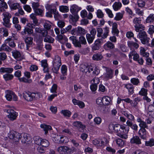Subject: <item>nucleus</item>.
I'll use <instances>...</instances> for the list:
<instances>
[{
  "label": "nucleus",
  "mask_w": 154,
  "mask_h": 154,
  "mask_svg": "<svg viewBox=\"0 0 154 154\" xmlns=\"http://www.w3.org/2000/svg\"><path fill=\"white\" fill-rule=\"evenodd\" d=\"M40 127L43 128L45 131V134H47L48 133V131L52 129L51 127L49 125H47L44 124L40 125Z\"/></svg>",
  "instance_id": "nucleus-35"
},
{
  "label": "nucleus",
  "mask_w": 154,
  "mask_h": 154,
  "mask_svg": "<svg viewBox=\"0 0 154 154\" xmlns=\"http://www.w3.org/2000/svg\"><path fill=\"white\" fill-rule=\"evenodd\" d=\"M13 70V69L10 67H2L0 68V72L2 73H11Z\"/></svg>",
  "instance_id": "nucleus-26"
},
{
  "label": "nucleus",
  "mask_w": 154,
  "mask_h": 154,
  "mask_svg": "<svg viewBox=\"0 0 154 154\" xmlns=\"http://www.w3.org/2000/svg\"><path fill=\"white\" fill-rule=\"evenodd\" d=\"M7 107H8V108L6 109L5 111L8 114V115L7 116L8 119L12 121L16 120L18 116V113L14 111L9 106H8Z\"/></svg>",
  "instance_id": "nucleus-5"
},
{
  "label": "nucleus",
  "mask_w": 154,
  "mask_h": 154,
  "mask_svg": "<svg viewBox=\"0 0 154 154\" xmlns=\"http://www.w3.org/2000/svg\"><path fill=\"white\" fill-rule=\"evenodd\" d=\"M8 136L13 142L18 141L20 138L21 134L12 131L8 134Z\"/></svg>",
  "instance_id": "nucleus-8"
},
{
  "label": "nucleus",
  "mask_w": 154,
  "mask_h": 154,
  "mask_svg": "<svg viewBox=\"0 0 154 154\" xmlns=\"http://www.w3.org/2000/svg\"><path fill=\"white\" fill-rule=\"evenodd\" d=\"M141 20L140 17H135L133 20V23L134 24V26L135 28V30H137V26L139 24L141 23Z\"/></svg>",
  "instance_id": "nucleus-33"
},
{
  "label": "nucleus",
  "mask_w": 154,
  "mask_h": 154,
  "mask_svg": "<svg viewBox=\"0 0 154 154\" xmlns=\"http://www.w3.org/2000/svg\"><path fill=\"white\" fill-rule=\"evenodd\" d=\"M92 73L96 75H98L100 72V70L98 68L95 66H92L91 65H88L85 64H81L80 66V71L87 75H89L91 72L93 71Z\"/></svg>",
  "instance_id": "nucleus-2"
},
{
  "label": "nucleus",
  "mask_w": 154,
  "mask_h": 154,
  "mask_svg": "<svg viewBox=\"0 0 154 154\" xmlns=\"http://www.w3.org/2000/svg\"><path fill=\"white\" fill-rule=\"evenodd\" d=\"M103 102H105L106 105H108L109 104L111 101V99L110 97L108 96L103 97L102 98Z\"/></svg>",
  "instance_id": "nucleus-58"
},
{
  "label": "nucleus",
  "mask_w": 154,
  "mask_h": 154,
  "mask_svg": "<svg viewBox=\"0 0 154 154\" xmlns=\"http://www.w3.org/2000/svg\"><path fill=\"white\" fill-rule=\"evenodd\" d=\"M12 53L13 56L17 60L22 61L24 59V57L21 55L20 52L17 50L13 51Z\"/></svg>",
  "instance_id": "nucleus-13"
},
{
  "label": "nucleus",
  "mask_w": 154,
  "mask_h": 154,
  "mask_svg": "<svg viewBox=\"0 0 154 154\" xmlns=\"http://www.w3.org/2000/svg\"><path fill=\"white\" fill-rule=\"evenodd\" d=\"M86 37L89 44H91L93 42L95 38L94 36L90 35L89 33H87L86 34Z\"/></svg>",
  "instance_id": "nucleus-44"
},
{
  "label": "nucleus",
  "mask_w": 154,
  "mask_h": 154,
  "mask_svg": "<svg viewBox=\"0 0 154 154\" xmlns=\"http://www.w3.org/2000/svg\"><path fill=\"white\" fill-rule=\"evenodd\" d=\"M126 124L127 126L130 127L132 129L135 131H137L138 130V126L136 124H133L132 122L129 120H128Z\"/></svg>",
  "instance_id": "nucleus-25"
},
{
  "label": "nucleus",
  "mask_w": 154,
  "mask_h": 154,
  "mask_svg": "<svg viewBox=\"0 0 154 154\" xmlns=\"http://www.w3.org/2000/svg\"><path fill=\"white\" fill-rule=\"evenodd\" d=\"M53 63L52 71L54 72L57 74L62 64L60 57L58 55L55 56L53 61Z\"/></svg>",
  "instance_id": "nucleus-4"
},
{
  "label": "nucleus",
  "mask_w": 154,
  "mask_h": 154,
  "mask_svg": "<svg viewBox=\"0 0 154 154\" xmlns=\"http://www.w3.org/2000/svg\"><path fill=\"white\" fill-rule=\"evenodd\" d=\"M2 15L3 25L7 28H10L11 25L10 23V19L11 17V14L8 12L5 11L2 14Z\"/></svg>",
  "instance_id": "nucleus-6"
},
{
  "label": "nucleus",
  "mask_w": 154,
  "mask_h": 154,
  "mask_svg": "<svg viewBox=\"0 0 154 154\" xmlns=\"http://www.w3.org/2000/svg\"><path fill=\"white\" fill-rule=\"evenodd\" d=\"M103 68L106 69V72L103 75V78L105 80H108L112 78L113 76V70L110 68L104 66Z\"/></svg>",
  "instance_id": "nucleus-10"
},
{
  "label": "nucleus",
  "mask_w": 154,
  "mask_h": 154,
  "mask_svg": "<svg viewBox=\"0 0 154 154\" xmlns=\"http://www.w3.org/2000/svg\"><path fill=\"white\" fill-rule=\"evenodd\" d=\"M103 58L101 53H96L94 54L92 56V58L94 60H100Z\"/></svg>",
  "instance_id": "nucleus-36"
},
{
  "label": "nucleus",
  "mask_w": 154,
  "mask_h": 154,
  "mask_svg": "<svg viewBox=\"0 0 154 154\" xmlns=\"http://www.w3.org/2000/svg\"><path fill=\"white\" fill-rule=\"evenodd\" d=\"M0 34H2L4 36H7L8 35V30L5 28H0Z\"/></svg>",
  "instance_id": "nucleus-50"
},
{
  "label": "nucleus",
  "mask_w": 154,
  "mask_h": 154,
  "mask_svg": "<svg viewBox=\"0 0 154 154\" xmlns=\"http://www.w3.org/2000/svg\"><path fill=\"white\" fill-rule=\"evenodd\" d=\"M122 6V3L120 2H115L112 5V7L115 11H117L120 9Z\"/></svg>",
  "instance_id": "nucleus-40"
},
{
  "label": "nucleus",
  "mask_w": 154,
  "mask_h": 154,
  "mask_svg": "<svg viewBox=\"0 0 154 154\" xmlns=\"http://www.w3.org/2000/svg\"><path fill=\"white\" fill-rule=\"evenodd\" d=\"M97 17L99 18H102L104 17V14L102 11L100 9H98L96 13Z\"/></svg>",
  "instance_id": "nucleus-63"
},
{
  "label": "nucleus",
  "mask_w": 154,
  "mask_h": 154,
  "mask_svg": "<svg viewBox=\"0 0 154 154\" xmlns=\"http://www.w3.org/2000/svg\"><path fill=\"white\" fill-rule=\"evenodd\" d=\"M19 81L20 82H23L25 83H30L32 82V80L31 79H28L27 78H26L24 77L22 78H19Z\"/></svg>",
  "instance_id": "nucleus-57"
},
{
  "label": "nucleus",
  "mask_w": 154,
  "mask_h": 154,
  "mask_svg": "<svg viewBox=\"0 0 154 154\" xmlns=\"http://www.w3.org/2000/svg\"><path fill=\"white\" fill-rule=\"evenodd\" d=\"M68 147L67 146H61L57 148V151L60 154H66Z\"/></svg>",
  "instance_id": "nucleus-29"
},
{
  "label": "nucleus",
  "mask_w": 154,
  "mask_h": 154,
  "mask_svg": "<svg viewBox=\"0 0 154 154\" xmlns=\"http://www.w3.org/2000/svg\"><path fill=\"white\" fill-rule=\"evenodd\" d=\"M23 39L26 44V49L28 50L29 47H30L32 44L33 38L31 37H26Z\"/></svg>",
  "instance_id": "nucleus-19"
},
{
  "label": "nucleus",
  "mask_w": 154,
  "mask_h": 154,
  "mask_svg": "<svg viewBox=\"0 0 154 154\" xmlns=\"http://www.w3.org/2000/svg\"><path fill=\"white\" fill-rule=\"evenodd\" d=\"M108 129L110 132L114 131L116 135L122 139H126L129 131V128H126V127L122 125L115 124L110 123L108 125Z\"/></svg>",
  "instance_id": "nucleus-1"
},
{
  "label": "nucleus",
  "mask_w": 154,
  "mask_h": 154,
  "mask_svg": "<svg viewBox=\"0 0 154 154\" xmlns=\"http://www.w3.org/2000/svg\"><path fill=\"white\" fill-rule=\"evenodd\" d=\"M69 17L73 21L76 22L78 20L79 17L78 14H70L69 16Z\"/></svg>",
  "instance_id": "nucleus-55"
},
{
  "label": "nucleus",
  "mask_w": 154,
  "mask_h": 154,
  "mask_svg": "<svg viewBox=\"0 0 154 154\" xmlns=\"http://www.w3.org/2000/svg\"><path fill=\"white\" fill-rule=\"evenodd\" d=\"M129 58L131 59L132 56H133V59L134 60L136 61L139 58V55L136 51L134 50H133L131 51L128 55Z\"/></svg>",
  "instance_id": "nucleus-21"
},
{
  "label": "nucleus",
  "mask_w": 154,
  "mask_h": 154,
  "mask_svg": "<svg viewBox=\"0 0 154 154\" xmlns=\"http://www.w3.org/2000/svg\"><path fill=\"white\" fill-rule=\"evenodd\" d=\"M68 68L67 66L65 65H62L60 68L61 72L62 74L60 76V79L62 80H65L66 79L67 75Z\"/></svg>",
  "instance_id": "nucleus-12"
},
{
  "label": "nucleus",
  "mask_w": 154,
  "mask_h": 154,
  "mask_svg": "<svg viewBox=\"0 0 154 154\" xmlns=\"http://www.w3.org/2000/svg\"><path fill=\"white\" fill-rule=\"evenodd\" d=\"M123 115L126 116L130 121H134L135 120V118L134 116L131 114H128L127 112H124Z\"/></svg>",
  "instance_id": "nucleus-41"
},
{
  "label": "nucleus",
  "mask_w": 154,
  "mask_h": 154,
  "mask_svg": "<svg viewBox=\"0 0 154 154\" xmlns=\"http://www.w3.org/2000/svg\"><path fill=\"white\" fill-rule=\"evenodd\" d=\"M130 143L131 144H134L139 145L141 144V139L138 136H133L131 139Z\"/></svg>",
  "instance_id": "nucleus-18"
},
{
  "label": "nucleus",
  "mask_w": 154,
  "mask_h": 154,
  "mask_svg": "<svg viewBox=\"0 0 154 154\" xmlns=\"http://www.w3.org/2000/svg\"><path fill=\"white\" fill-rule=\"evenodd\" d=\"M137 36L140 39L141 42L143 44H148L149 43L150 38L147 37V35L145 31H140Z\"/></svg>",
  "instance_id": "nucleus-7"
},
{
  "label": "nucleus",
  "mask_w": 154,
  "mask_h": 154,
  "mask_svg": "<svg viewBox=\"0 0 154 154\" xmlns=\"http://www.w3.org/2000/svg\"><path fill=\"white\" fill-rule=\"evenodd\" d=\"M112 33L114 35H117L119 32V31L117 29V24L114 23L112 24Z\"/></svg>",
  "instance_id": "nucleus-34"
},
{
  "label": "nucleus",
  "mask_w": 154,
  "mask_h": 154,
  "mask_svg": "<svg viewBox=\"0 0 154 154\" xmlns=\"http://www.w3.org/2000/svg\"><path fill=\"white\" fill-rule=\"evenodd\" d=\"M145 145L146 146H154V139H150L149 141L145 142Z\"/></svg>",
  "instance_id": "nucleus-61"
},
{
  "label": "nucleus",
  "mask_w": 154,
  "mask_h": 154,
  "mask_svg": "<svg viewBox=\"0 0 154 154\" xmlns=\"http://www.w3.org/2000/svg\"><path fill=\"white\" fill-rule=\"evenodd\" d=\"M93 144L97 146H102L107 143V140L105 138L102 139H95L93 141Z\"/></svg>",
  "instance_id": "nucleus-11"
},
{
  "label": "nucleus",
  "mask_w": 154,
  "mask_h": 154,
  "mask_svg": "<svg viewBox=\"0 0 154 154\" xmlns=\"http://www.w3.org/2000/svg\"><path fill=\"white\" fill-rule=\"evenodd\" d=\"M22 143H25L29 142L31 140V137L30 135L26 133H24L22 136L21 135L20 138Z\"/></svg>",
  "instance_id": "nucleus-16"
},
{
  "label": "nucleus",
  "mask_w": 154,
  "mask_h": 154,
  "mask_svg": "<svg viewBox=\"0 0 154 154\" xmlns=\"http://www.w3.org/2000/svg\"><path fill=\"white\" fill-rule=\"evenodd\" d=\"M54 7V5H47L46 7V9L50 10V11L46 12V16L47 17H52V13L53 12L51 11V9H53Z\"/></svg>",
  "instance_id": "nucleus-30"
},
{
  "label": "nucleus",
  "mask_w": 154,
  "mask_h": 154,
  "mask_svg": "<svg viewBox=\"0 0 154 154\" xmlns=\"http://www.w3.org/2000/svg\"><path fill=\"white\" fill-rule=\"evenodd\" d=\"M72 28V26L71 25L68 26L65 28L61 29L60 30L61 33L62 34H64L67 32H69Z\"/></svg>",
  "instance_id": "nucleus-48"
},
{
  "label": "nucleus",
  "mask_w": 154,
  "mask_h": 154,
  "mask_svg": "<svg viewBox=\"0 0 154 154\" xmlns=\"http://www.w3.org/2000/svg\"><path fill=\"white\" fill-rule=\"evenodd\" d=\"M72 101L74 105H78L81 108H83L85 106L84 103L82 101L77 100L75 99H73Z\"/></svg>",
  "instance_id": "nucleus-31"
},
{
  "label": "nucleus",
  "mask_w": 154,
  "mask_h": 154,
  "mask_svg": "<svg viewBox=\"0 0 154 154\" xmlns=\"http://www.w3.org/2000/svg\"><path fill=\"white\" fill-rule=\"evenodd\" d=\"M124 13L125 12L124 11L117 13L114 18V20L116 21L121 20L123 18Z\"/></svg>",
  "instance_id": "nucleus-37"
},
{
  "label": "nucleus",
  "mask_w": 154,
  "mask_h": 154,
  "mask_svg": "<svg viewBox=\"0 0 154 154\" xmlns=\"http://www.w3.org/2000/svg\"><path fill=\"white\" fill-rule=\"evenodd\" d=\"M59 10L62 13H67L69 11V8L66 6L61 5L59 6Z\"/></svg>",
  "instance_id": "nucleus-42"
},
{
  "label": "nucleus",
  "mask_w": 154,
  "mask_h": 154,
  "mask_svg": "<svg viewBox=\"0 0 154 154\" xmlns=\"http://www.w3.org/2000/svg\"><path fill=\"white\" fill-rule=\"evenodd\" d=\"M154 20V14H150L147 18L146 22L147 23H151Z\"/></svg>",
  "instance_id": "nucleus-52"
},
{
  "label": "nucleus",
  "mask_w": 154,
  "mask_h": 154,
  "mask_svg": "<svg viewBox=\"0 0 154 154\" xmlns=\"http://www.w3.org/2000/svg\"><path fill=\"white\" fill-rule=\"evenodd\" d=\"M139 94L140 95L144 97L147 94V90L144 88H142L139 92Z\"/></svg>",
  "instance_id": "nucleus-59"
},
{
  "label": "nucleus",
  "mask_w": 154,
  "mask_h": 154,
  "mask_svg": "<svg viewBox=\"0 0 154 154\" xmlns=\"http://www.w3.org/2000/svg\"><path fill=\"white\" fill-rule=\"evenodd\" d=\"M54 40V38L48 35L46 36L44 39V42L50 43H53Z\"/></svg>",
  "instance_id": "nucleus-54"
},
{
  "label": "nucleus",
  "mask_w": 154,
  "mask_h": 154,
  "mask_svg": "<svg viewBox=\"0 0 154 154\" xmlns=\"http://www.w3.org/2000/svg\"><path fill=\"white\" fill-rule=\"evenodd\" d=\"M114 47V45L109 41L106 42L103 45V48L106 50H109Z\"/></svg>",
  "instance_id": "nucleus-24"
},
{
  "label": "nucleus",
  "mask_w": 154,
  "mask_h": 154,
  "mask_svg": "<svg viewBox=\"0 0 154 154\" xmlns=\"http://www.w3.org/2000/svg\"><path fill=\"white\" fill-rule=\"evenodd\" d=\"M3 78L7 82L12 80L14 78V75L10 73H5L3 75Z\"/></svg>",
  "instance_id": "nucleus-38"
},
{
  "label": "nucleus",
  "mask_w": 154,
  "mask_h": 154,
  "mask_svg": "<svg viewBox=\"0 0 154 154\" xmlns=\"http://www.w3.org/2000/svg\"><path fill=\"white\" fill-rule=\"evenodd\" d=\"M137 122L139 123V125L140 128L148 129V126L146 122L142 120V119L140 117H138L137 119Z\"/></svg>",
  "instance_id": "nucleus-17"
},
{
  "label": "nucleus",
  "mask_w": 154,
  "mask_h": 154,
  "mask_svg": "<svg viewBox=\"0 0 154 154\" xmlns=\"http://www.w3.org/2000/svg\"><path fill=\"white\" fill-rule=\"evenodd\" d=\"M55 39L61 44H63L68 41V38L65 35L61 34L57 35Z\"/></svg>",
  "instance_id": "nucleus-15"
},
{
  "label": "nucleus",
  "mask_w": 154,
  "mask_h": 154,
  "mask_svg": "<svg viewBox=\"0 0 154 154\" xmlns=\"http://www.w3.org/2000/svg\"><path fill=\"white\" fill-rule=\"evenodd\" d=\"M81 7H79L76 5L74 4L70 7V11L72 14H78V12L81 10Z\"/></svg>",
  "instance_id": "nucleus-14"
},
{
  "label": "nucleus",
  "mask_w": 154,
  "mask_h": 154,
  "mask_svg": "<svg viewBox=\"0 0 154 154\" xmlns=\"http://www.w3.org/2000/svg\"><path fill=\"white\" fill-rule=\"evenodd\" d=\"M8 3L11 9L14 10H16L19 8L20 7V4L18 3H17L11 4L10 2H8Z\"/></svg>",
  "instance_id": "nucleus-39"
},
{
  "label": "nucleus",
  "mask_w": 154,
  "mask_h": 154,
  "mask_svg": "<svg viewBox=\"0 0 154 154\" xmlns=\"http://www.w3.org/2000/svg\"><path fill=\"white\" fill-rule=\"evenodd\" d=\"M130 81L131 83L136 86L138 85L140 82L138 79L134 78L131 79Z\"/></svg>",
  "instance_id": "nucleus-56"
},
{
  "label": "nucleus",
  "mask_w": 154,
  "mask_h": 154,
  "mask_svg": "<svg viewBox=\"0 0 154 154\" xmlns=\"http://www.w3.org/2000/svg\"><path fill=\"white\" fill-rule=\"evenodd\" d=\"M23 96L25 100L27 101H32L31 93L29 91H25L23 94Z\"/></svg>",
  "instance_id": "nucleus-28"
},
{
  "label": "nucleus",
  "mask_w": 154,
  "mask_h": 154,
  "mask_svg": "<svg viewBox=\"0 0 154 154\" xmlns=\"http://www.w3.org/2000/svg\"><path fill=\"white\" fill-rule=\"evenodd\" d=\"M131 154H149L146 152L139 149L134 152Z\"/></svg>",
  "instance_id": "nucleus-64"
},
{
  "label": "nucleus",
  "mask_w": 154,
  "mask_h": 154,
  "mask_svg": "<svg viewBox=\"0 0 154 154\" xmlns=\"http://www.w3.org/2000/svg\"><path fill=\"white\" fill-rule=\"evenodd\" d=\"M100 39H97L91 46L92 51H94L99 50L100 48Z\"/></svg>",
  "instance_id": "nucleus-20"
},
{
  "label": "nucleus",
  "mask_w": 154,
  "mask_h": 154,
  "mask_svg": "<svg viewBox=\"0 0 154 154\" xmlns=\"http://www.w3.org/2000/svg\"><path fill=\"white\" fill-rule=\"evenodd\" d=\"M21 61L16 60V65L14 66V68L15 70L20 69L22 68Z\"/></svg>",
  "instance_id": "nucleus-53"
},
{
  "label": "nucleus",
  "mask_w": 154,
  "mask_h": 154,
  "mask_svg": "<svg viewBox=\"0 0 154 154\" xmlns=\"http://www.w3.org/2000/svg\"><path fill=\"white\" fill-rule=\"evenodd\" d=\"M49 145V142L48 140L42 139L40 145L42 146V147H48Z\"/></svg>",
  "instance_id": "nucleus-51"
},
{
  "label": "nucleus",
  "mask_w": 154,
  "mask_h": 154,
  "mask_svg": "<svg viewBox=\"0 0 154 154\" xmlns=\"http://www.w3.org/2000/svg\"><path fill=\"white\" fill-rule=\"evenodd\" d=\"M1 49L2 51H11V48L5 44H3L1 47Z\"/></svg>",
  "instance_id": "nucleus-60"
},
{
  "label": "nucleus",
  "mask_w": 154,
  "mask_h": 154,
  "mask_svg": "<svg viewBox=\"0 0 154 154\" xmlns=\"http://www.w3.org/2000/svg\"><path fill=\"white\" fill-rule=\"evenodd\" d=\"M5 97L8 101H11L12 98L14 101H16L18 100L17 95L12 91L7 90L5 91Z\"/></svg>",
  "instance_id": "nucleus-9"
},
{
  "label": "nucleus",
  "mask_w": 154,
  "mask_h": 154,
  "mask_svg": "<svg viewBox=\"0 0 154 154\" xmlns=\"http://www.w3.org/2000/svg\"><path fill=\"white\" fill-rule=\"evenodd\" d=\"M79 35H85L87 32V31L83 28L78 27Z\"/></svg>",
  "instance_id": "nucleus-62"
},
{
  "label": "nucleus",
  "mask_w": 154,
  "mask_h": 154,
  "mask_svg": "<svg viewBox=\"0 0 154 154\" xmlns=\"http://www.w3.org/2000/svg\"><path fill=\"white\" fill-rule=\"evenodd\" d=\"M138 134L142 139H146V129L140 128L138 131Z\"/></svg>",
  "instance_id": "nucleus-27"
},
{
  "label": "nucleus",
  "mask_w": 154,
  "mask_h": 154,
  "mask_svg": "<svg viewBox=\"0 0 154 154\" xmlns=\"http://www.w3.org/2000/svg\"><path fill=\"white\" fill-rule=\"evenodd\" d=\"M42 139V138L38 136H35L33 138V140L35 143L38 145H41Z\"/></svg>",
  "instance_id": "nucleus-49"
},
{
  "label": "nucleus",
  "mask_w": 154,
  "mask_h": 154,
  "mask_svg": "<svg viewBox=\"0 0 154 154\" xmlns=\"http://www.w3.org/2000/svg\"><path fill=\"white\" fill-rule=\"evenodd\" d=\"M51 11L54 14V17L56 20H58V18L60 17L58 12L57 11V8L54 6L53 9H51Z\"/></svg>",
  "instance_id": "nucleus-47"
},
{
  "label": "nucleus",
  "mask_w": 154,
  "mask_h": 154,
  "mask_svg": "<svg viewBox=\"0 0 154 154\" xmlns=\"http://www.w3.org/2000/svg\"><path fill=\"white\" fill-rule=\"evenodd\" d=\"M69 39L72 42V43L75 47H81V44L85 45L87 43L85 38L82 36H81L79 37V41L77 39V38L74 36H70Z\"/></svg>",
  "instance_id": "nucleus-3"
},
{
  "label": "nucleus",
  "mask_w": 154,
  "mask_h": 154,
  "mask_svg": "<svg viewBox=\"0 0 154 154\" xmlns=\"http://www.w3.org/2000/svg\"><path fill=\"white\" fill-rule=\"evenodd\" d=\"M125 88L128 90L129 93L130 94H132L134 92V87L132 84L130 83L125 84L124 85Z\"/></svg>",
  "instance_id": "nucleus-32"
},
{
  "label": "nucleus",
  "mask_w": 154,
  "mask_h": 154,
  "mask_svg": "<svg viewBox=\"0 0 154 154\" xmlns=\"http://www.w3.org/2000/svg\"><path fill=\"white\" fill-rule=\"evenodd\" d=\"M72 125L73 126L76 127L79 129H81L82 130H83L85 128V125H83L82 122L80 121L74 122L72 124Z\"/></svg>",
  "instance_id": "nucleus-23"
},
{
  "label": "nucleus",
  "mask_w": 154,
  "mask_h": 154,
  "mask_svg": "<svg viewBox=\"0 0 154 154\" xmlns=\"http://www.w3.org/2000/svg\"><path fill=\"white\" fill-rule=\"evenodd\" d=\"M61 113L62 114L64 117H69L71 114V112L68 110H62L61 111Z\"/></svg>",
  "instance_id": "nucleus-45"
},
{
  "label": "nucleus",
  "mask_w": 154,
  "mask_h": 154,
  "mask_svg": "<svg viewBox=\"0 0 154 154\" xmlns=\"http://www.w3.org/2000/svg\"><path fill=\"white\" fill-rule=\"evenodd\" d=\"M41 65L43 67V71L45 73L48 72V64L47 61L46 60H43L41 61Z\"/></svg>",
  "instance_id": "nucleus-22"
},
{
  "label": "nucleus",
  "mask_w": 154,
  "mask_h": 154,
  "mask_svg": "<svg viewBox=\"0 0 154 154\" xmlns=\"http://www.w3.org/2000/svg\"><path fill=\"white\" fill-rule=\"evenodd\" d=\"M5 42L6 43H8L9 45L12 48L15 46V44L14 42L12 41L11 38H8L5 40Z\"/></svg>",
  "instance_id": "nucleus-43"
},
{
  "label": "nucleus",
  "mask_w": 154,
  "mask_h": 154,
  "mask_svg": "<svg viewBox=\"0 0 154 154\" xmlns=\"http://www.w3.org/2000/svg\"><path fill=\"white\" fill-rule=\"evenodd\" d=\"M51 136L53 138V140L55 142L60 143V135L53 134L51 135Z\"/></svg>",
  "instance_id": "nucleus-46"
}]
</instances>
